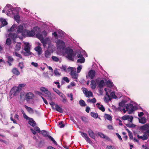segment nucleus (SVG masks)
Instances as JSON below:
<instances>
[{
	"mask_svg": "<svg viewBox=\"0 0 149 149\" xmlns=\"http://www.w3.org/2000/svg\"><path fill=\"white\" fill-rule=\"evenodd\" d=\"M98 134L99 136L100 137H102L103 138H106L107 139H109V137L106 136H105L104 134L103 133L101 132H99L98 133Z\"/></svg>",
	"mask_w": 149,
	"mask_h": 149,
	"instance_id": "f704fd0d",
	"label": "nucleus"
},
{
	"mask_svg": "<svg viewBox=\"0 0 149 149\" xmlns=\"http://www.w3.org/2000/svg\"><path fill=\"white\" fill-rule=\"evenodd\" d=\"M52 58V60L58 62L59 61L58 58L55 56H53Z\"/></svg>",
	"mask_w": 149,
	"mask_h": 149,
	"instance_id": "603ef678",
	"label": "nucleus"
},
{
	"mask_svg": "<svg viewBox=\"0 0 149 149\" xmlns=\"http://www.w3.org/2000/svg\"><path fill=\"white\" fill-rule=\"evenodd\" d=\"M14 46L15 47L14 48L15 51H19L21 49V43L19 42L15 43Z\"/></svg>",
	"mask_w": 149,
	"mask_h": 149,
	"instance_id": "6ab92c4d",
	"label": "nucleus"
},
{
	"mask_svg": "<svg viewBox=\"0 0 149 149\" xmlns=\"http://www.w3.org/2000/svg\"><path fill=\"white\" fill-rule=\"evenodd\" d=\"M39 133L40 134L42 135L43 136L45 137L47 136V131L45 130H43L42 131H40Z\"/></svg>",
	"mask_w": 149,
	"mask_h": 149,
	"instance_id": "7c9ffc66",
	"label": "nucleus"
},
{
	"mask_svg": "<svg viewBox=\"0 0 149 149\" xmlns=\"http://www.w3.org/2000/svg\"><path fill=\"white\" fill-rule=\"evenodd\" d=\"M34 128V130L33 128H31V130L32 132V133L34 135H35L36 134V132L35 131H36L37 132L39 133L40 132V128L38 127L35 126L34 127H33Z\"/></svg>",
	"mask_w": 149,
	"mask_h": 149,
	"instance_id": "f3484780",
	"label": "nucleus"
},
{
	"mask_svg": "<svg viewBox=\"0 0 149 149\" xmlns=\"http://www.w3.org/2000/svg\"><path fill=\"white\" fill-rule=\"evenodd\" d=\"M77 57L79 59L81 58H82V57H83V55L81 53H78L77 54Z\"/></svg>",
	"mask_w": 149,
	"mask_h": 149,
	"instance_id": "0e129e2a",
	"label": "nucleus"
},
{
	"mask_svg": "<svg viewBox=\"0 0 149 149\" xmlns=\"http://www.w3.org/2000/svg\"><path fill=\"white\" fill-rule=\"evenodd\" d=\"M47 44L48 45V47L47 49V53H48V51L50 52H52L53 51L54 47L53 45H51L50 44V40H49V38H47Z\"/></svg>",
	"mask_w": 149,
	"mask_h": 149,
	"instance_id": "ddd939ff",
	"label": "nucleus"
},
{
	"mask_svg": "<svg viewBox=\"0 0 149 149\" xmlns=\"http://www.w3.org/2000/svg\"><path fill=\"white\" fill-rule=\"evenodd\" d=\"M25 26L24 24H23L18 26L17 28V31L18 33H22H22L24 32V28Z\"/></svg>",
	"mask_w": 149,
	"mask_h": 149,
	"instance_id": "9d476101",
	"label": "nucleus"
},
{
	"mask_svg": "<svg viewBox=\"0 0 149 149\" xmlns=\"http://www.w3.org/2000/svg\"><path fill=\"white\" fill-rule=\"evenodd\" d=\"M49 103L51 107H52V109L55 110V107H56V104H55L54 102H49Z\"/></svg>",
	"mask_w": 149,
	"mask_h": 149,
	"instance_id": "37998d69",
	"label": "nucleus"
},
{
	"mask_svg": "<svg viewBox=\"0 0 149 149\" xmlns=\"http://www.w3.org/2000/svg\"><path fill=\"white\" fill-rule=\"evenodd\" d=\"M9 36L13 40H15L17 37V35L16 33H12L9 34Z\"/></svg>",
	"mask_w": 149,
	"mask_h": 149,
	"instance_id": "393cba45",
	"label": "nucleus"
},
{
	"mask_svg": "<svg viewBox=\"0 0 149 149\" xmlns=\"http://www.w3.org/2000/svg\"><path fill=\"white\" fill-rule=\"evenodd\" d=\"M5 8L10 10L12 13L14 14L18 13L17 10H18L19 9V8H13L12 6L9 4H7Z\"/></svg>",
	"mask_w": 149,
	"mask_h": 149,
	"instance_id": "0eeeda50",
	"label": "nucleus"
},
{
	"mask_svg": "<svg viewBox=\"0 0 149 149\" xmlns=\"http://www.w3.org/2000/svg\"><path fill=\"white\" fill-rule=\"evenodd\" d=\"M98 108L101 110L102 112H104L105 111L104 107L102 105H101L100 106H97Z\"/></svg>",
	"mask_w": 149,
	"mask_h": 149,
	"instance_id": "a18cd8bd",
	"label": "nucleus"
},
{
	"mask_svg": "<svg viewBox=\"0 0 149 149\" xmlns=\"http://www.w3.org/2000/svg\"><path fill=\"white\" fill-rule=\"evenodd\" d=\"M24 50L25 52L24 53V55L28 56L30 55H32L33 54L30 52V45L28 42H25L24 43Z\"/></svg>",
	"mask_w": 149,
	"mask_h": 149,
	"instance_id": "7ed1b4c3",
	"label": "nucleus"
},
{
	"mask_svg": "<svg viewBox=\"0 0 149 149\" xmlns=\"http://www.w3.org/2000/svg\"><path fill=\"white\" fill-rule=\"evenodd\" d=\"M13 54L17 56V57H18L20 58H22V56L20 54H18L17 52H14Z\"/></svg>",
	"mask_w": 149,
	"mask_h": 149,
	"instance_id": "864d4df0",
	"label": "nucleus"
},
{
	"mask_svg": "<svg viewBox=\"0 0 149 149\" xmlns=\"http://www.w3.org/2000/svg\"><path fill=\"white\" fill-rule=\"evenodd\" d=\"M96 82L98 84V87L100 89L102 88L105 85V83L103 80H101L100 81H96Z\"/></svg>",
	"mask_w": 149,
	"mask_h": 149,
	"instance_id": "4468645a",
	"label": "nucleus"
},
{
	"mask_svg": "<svg viewBox=\"0 0 149 149\" xmlns=\"http://www.w3.org/2000/svg\"><path fill=\"white\" fill-rule=\"evenodd\" d=\"M107 149H115L114 147H113L111 146H108L107 147Z\"/></svg>",
	"mask_w": 149,
	"mask_h": 149,
	"instance_id": "774afa93",
	"label": "nucleus"
},
{
	"mask_svg": "<svg viewBox=\"0 0 149 149\" xmlns=\"http://www.w3.org/2000/svg\"><path fill=\"white\" fill-rule=\"evenodd\" d=\"M25 107L28 111L30 113H32L33 112V111L31 108L29 107L26 105L25 106Z\"/></svg>",
	"mask_w": 149,
	"mask_h": 149,
	"instance_id": "c756f323",
	"label": "nucleus"
},
{
	"mask_svg": "<svg viewBox=\"0 0 149 149\" xmlns=\"http://www.w3.org/2000/svg\"><path fill=\"white\" fill-rule=\"evenodd\" d=\"M128 135L130 139H133L132 134V132L129 134Z\"/></svg>",
	"mask_w": 149,
	"mask_h": 149,
	"instance_id": "338daca9",
	"label": "nucleus"
},
{
	"mask_svg": "<svg viewBox=\"0 0 149 149\" xmlns=\"http://www.w3.org/2000/svg\"><path fill=\"white\" fill-rule=\"evenodd\" d=\"M0 21L2 23V24L3 25V26L7 24V22L5 19H3V18H1L0 19Z\"/></svg>",
	"mask_w": 149,
	"mask_h": 149,
	"instance_id": "4c0bfd02",
	"label": "nucleus"
},
{
	"mask_svg": "<svg viewBox=\"0 0 149 149\" xmlns=\"http://www.w3.org/2000/svg\"><path fill=\"white\" fill-rule=\"evenodd\" d=\"M14 18L15 20L18 23L20 20V17L18 15H16L14 16Z\"/></svg>",
	"mask_w": 149,
	"mask_h": 149,
	"instance_id": "a19ab883",
	"label": "nucleus"
},
{
	"mask_svg": "<svg viewBox=\"0 0 149 149\" xmlns=\"http://www.w3.org/2000/svg\"><path fill=\"white\" fill-rule=\"evenodd\" d=\"M45 144V142L43 141H40L38 147V148H41L43 147Z\"/></svg>",
	"mask_w": 149,
	"mask_h": 149,
	"instance_id": "e433bc0d",
	"label": "nucleus"
},
{
	"mask_svg": "<svg viewBox=\"0 0 149 149\" xmlns=\"http://www.w3.org/2000/svg\"><path fill=\"white\" fill-rule=\"evenodd\" d=\"M149 128V125L146 124L144 125L143 126L140 127L141 129L142 130H148Z\"/></svg>",
	"mask_w": 149,
	"mask_h": 149,
	"instance_id": "5701e85b",
	"label": "nucleus"
},
{
	"mask_svg": "<svg viewBox=\"0 0 149 149\" xmlns=\"http://www.w3.org/2000/svg\"><path fill=\"white\" fill-rule=\"evenodd\" d=\"M67 70L69 71H71V74L73 78L74 79H77V73L75 71H74L73 70V68L70 67L68 68Z\"/></svg>",
	"mask_w": 149,
	"mask_h": 149,
	"instance_id": "f8f14e48",
	"label": "nucleus"
},
{
	"mask_svg": "<svg viewBox=\"0 0 149 149\" xmlns=\"http://www.w3.org/2000/svg\"><path fill=\"white\" fill-rule=\"evenodd\" d=\"M106 95H107L108 98L109 99V101H111V98L110 97L109 95V94L108 92H106Z\"/></svg>",
	"mask_w": 149,
	"mask_h": 149,
	"instance_id": "69168bd1",
	"label": "nucleus"
},
{
	"mask_svg": "<svg viewBox=\"0 0 149 149\" xmlns=\"http://www.w3.org/2000/svg\"><path fill=\"white\" fill-rule=\"evenodd\" d=\"M40 90L42 91V92L45 93V92H46L47 91V90L46 88H44V87H41L40 88Z\"/></svg>",
	"mask_w": 149,
	"mask_h": 149,
	"instance_id": "680f3d73",
	"label": "nucleus"
},
{
	"mask_svg": "<svg viewBox=\"0 0 149 149\" xmlns=\"http://www.w3.org/2000/svg\"><path fill=\"white\" fill-rule=\"evenodd\" d=\"M63 79L66 81L67 83H68L69 82V80L68 78L67 77H64L63 78Z\"/></svg>",
	"mask_w": 149,
	"mask_h": 149,
	"instance_id": "6e6d98bb",
	"label": "nucleus"
},
{
	"mask_svg": "<svg viewBox=\"0 0 149 149\" xmlns=\"http://www.w3.org/2000/svg\"><path fill=\"white\" fill-rule=\"evenodd\" d=\"M87 102H91L93 103H94L96 102V100L95 98H93L91 100L88 99L87 100Z\"/></svg>",
	"mask_w": 149,
	"mask_h": 149,
	"instance_id": "c03bdc74",
	"label": "nucleus"
},
{
	"mask_svg": "<svg viewBox=\"0 0 149 149\" xmlns=\"http://www.w3.org/2000/svg\"><path fill=\"white\" fill-rule=\"evenodd\" d=\"M91 86L92 89H94L95 88L96 85L94 80L92 79L91 81Z\"/></svg>",
	"mask_w": 149,
	"mask_h": 149,
	"instance_id": "412c9836",
	"label": "nucleus"
},
{
	"mask_svg": "<svg viewBox=\"0 0 149 149\" xmlns=\"http://www.w3.org/2000/svg\"><path fill=\"white\" fill-rule=\"evenodd\" d=\"M81 119L82 120V121L85 123H86L88 122V119L85 117H81Z\"/></svg>",
	"mask_w": 149,
	"mask_h": 149,
	"instance_id": "09e8293b",
	"label": "nucleus"
},
{
	"mask_svg": "<svg viewBox=\"0 0 149 149\" xmlns=\"http://www.w3.org/2000/svg\"><path fill=\"white\" fill-rule=\"evenodd\" d=\"M88 132L89 136L92 138L94 139H95V136L94 134L93 131L91 130H90L88 131Z\"/></svg>",
	"mask_w": 149,
	"mask_h": 149,
	"instance_id": "a878e982",
	"label": "nucleus"
},
{
	"mask_svg": "<svg viewBox=\"0 0 149 149\" xmlns=\"http://www.w3.org/2000/svg\"><path fill=\"white\" fill-rule=\"evenodd\" d=\"M31 64L35 67H37L38 65V63L34 62H32L31 63Z\"/></svg>",
	"mask_w": 149,
	"mask_h": 149,
	"instance_id": "052dcab7",
	"label": "nucleus"
},
{
	"mask_svg": "<svg viewBox=\"0 0 149 149\" xmlns=\"http://www.w3.org/2000/svg\"><path fill=\"white\" fill-rule=\"evenodd\" d=\"M60 68L62 70V71H66V69L67 67L65 65H62L61 67H60Z\"/></svg>",
	"mask_w": 149,
	"mask_h": 149,
	"instance_id": "5fc2aeb1",
	"label": "nucleus"
},
{
	"mask_svg": "<svg viewBox=\"0 0 149 149\" xmlns=\"http://www.w3.org/2000/svg\"><path fill=\"white\" fill-rule=\"evenodd\" d=\"M79 132L81 134V135L83 138H84L90 144H91L92 143V141L90 139L86 133L82 132L81 131H80Z\"/></svg>",
	"mask_w": 149,
	"mask_h": 149,
	"instance_id": "6e6552de",
	"label": "nucleus"
},
{
	"mask_svg": "<svg viewBox=\"0 0 149 149\" xmlns=\"http://www.w3.org/2000/svg\"><path fill=\"white\" fill-rule=\"evenodd\" d=\"M35 34L36 36L40 40L44 47H45L47 44V33L46 31H44L42 32H41L40 29L36 26L31 31L24 29L22 33V36L25 37H33Z\"/></svg>",
	"mask_w": 149,
	"mask_h": 149,
	"instance_id": "f257e3e1",
	"label": "nucleus"
},
{
	"mask_svg": "<svg viewBox=\"0 0 149 149\" xmlns=\"http://www.w3.org/2000/svg\"><path fill=\"white\" fill-rule=\"evenodd\" d=\"M12 72L14 74L17 75H19L20 74L19 71L16 68H14L13 69Z\"/></svg>",
	"mask_w": 149,
	"mask_h": 149,
	"instance_id": "b1692460",
	"label": "nucleus"
},
{
	"mask_svg": "<svg viewBox=\"0 0 149 149\" xmlns=\"http://www.w3.org/2000/svg\"><path fill=\"white\" fill-rule=\"evenodd\" d=\"M110 95L113 98H116L117 97V96L115 95L114 93L113 92L111 93Z\"/></svg>",
	"mask_w": 149,
	"mask_h": 149,
	"instance_id": "13d9d810",
	"label": "nucleus"
},
{
	"mask_svg": "<svg viewBox=\"0 0 149 149\" xmlns=\"http://www.w3.org/2000/svg\"><path fill=\"white\" fill-rule=\"evenodd\" d=\"M29 123L33 127H34L36 125V123L32 118L29 119Z\"/></svg>",
	"mask_w": 149,
	"mask_h": 149,
	"instance_id": "4be33fe9",
	"label": "nucleus"
},
{
	"mask_svg": "<svg viewBox=\"0 0 149 149\" xmlns=\"http://www.w3.org/2000/svg\"><path fill=\"white\" fill-rule=\"evenodd\" d=\"M36 93L38 95L40 96L42 98L43 100V101H44L45 103L46 104H47V101L43 97V93H41L39 91H36Z\"/></svg>",
	"mask_w": 149,
	"mask_h": 149,
	"instance_id": "c85d7f7f",
	"label": "nucleus"
},
{
	"mask_svg": "<svg viewBox=\"0 0 149 149\" xmlns=\"http://www.w3.org/2000/svg\"><path fill=\"white\" fill-rule=\"evenodd\" d=\"M53 90L54 92L56 93L58 95L63 98L62 102L63 103H65L67 102V99L65 95L63 94L61 92H60L59 90L56 88H53Z\"/></svg>",
	"mask_w": 149,
	"mask_h": 149,
	"instance_id": "39448f33",
	"label": "nucleus"
},
{
	"mask_svg": "<svg viewBox=\"0 0 149 149\" xmlns=\"http://www.w3.org/2000/svg\"><path fill=\"white\" fill-rule=\"evenodd\" d=\"M8 61H9L12 62L13 60V57L11 56H9L8 57Z\"/></svg>",
	"mask_w": 149,
	"mask_h": 149,
	"instance_id": "bf43d9fd",
	"label": "nucleus"
},
{
	"mask_svg": "<svg viewBox=\"0 0 149 149\" xmlns=\"http://www.w3.org/2000/svg\"><path fill=\"white\" fill-rule=\"evenodd\" d=\"M35 50L38 52L39 55H40L42 53V51L41 47L40 46H37L35 48Z\"/></svg>",
	"mask_w": 149,
	"mask_h": 149,
	"instance_id": "bb28decb",
	"label": "nucleus"
},
{
	"mask_svg": "<svg viewBox=\"0 0 149 149\" xmlns=\"http://www.w3.org/2000/svg\"><path fill=\"white\" fill-rule=\"evenodd\" d=\"M17 26L15 24H14L13 25L11 28L8 29V31H14L15 30L17 29Z\"/></svg>",
	"mask_w": 149,
	"mask_h": 149,
	"instance_id": "2f4dec72",
	"label": "nucleus"
},
{
	"mask_svg": "<svg viewBox=\"0 0 149 149\" xmlns=\"http://www.w3.org/2000/svg\"><path fill=\"white\" fill-rule=\"evenodd\" d=\"M129 116L128 115H125L121 117V119L124 120H129Z\"/></svg>",
	"mask_w": 149,
	"mask_h": 149,
	"instance_id": "49530a36",
	"label": "nucleus"
},
{
	"mask_svg": "<svg viewBox=\"0 0 149 149\" xmlns=\"http://www.w3.org/2000/svg\"><path fill=\"white\" fill-rule=\"evenodd\" d=\"M55 109L57 111L60 113H62L63 112V110L57 104H56V107Z\"/></svg>",
	"mask_w": 149,
	"mask_h": 149,
	"instance_id": "aec40b11",
	"label": "nucleus"
},
{
	"mask_svg": "<svg viewBox=\"0 0 149 149\" xmlns=\"http://www.w3.org/2000/svg\"><path fill=\"white\" fill-rule=\"evenodd\" d=\"M65 52L66 54V58L69 60L74 61V58L76 55V54L74 53L73 50L69 47H68L65 48Z\"/></svg>",
	"mask_w": 149,
	"mask_h": 149,
	"instance_id": "f03ea898",
	"label": "nucleus"
},
{
	"mask_svg": "<svg viewBox=\"0 0 149 149\" xmlns=\"http://www.w3.org/2000/svg\"><path fill=\"white\" fill-rule=\"evenodd\" d=\"M63 123V121H61L59 123L58 125L60 128H63L65 126V125Z\"/></svg>",
	"mask_w": 149,
	"mask_h": 149,
	"instance_id": "8fccbe9b",
	"label": "nucleus"
},
{
	"mask_svg": "<svg viewBox=\"0 0 149 149\" xmlns=\"http://www.w3.org/2000/svg\"><path fill=\"white\" fill-rule=\"evenodd\" d=\"M47 96L48 97L49 99L51 101L53 100V97L50 92L47 90Z\"/></svg>",
	"mask_w": 149,
	"mask_h": 149,
	"instance_id": "473e14b6",
	"label": "nucleus"
},
{
	"mask_svg": "<svg viewBox=\"0 0 149 149\" xmlns=\"http://www.w3.org/2000/svg\"><path fill=\"white\" fill-rule=\"evenodd\" d=\"M106 84L108 87L110 88L112 87V83L110 80L107 81Z\"/></svg>",
	"mask_w": 149,
	"mask_h": 149,
	"instance_id": "ea45409f",
	"label": "nucleus"
},
{
	"mask_svg": "<svg viewBox=\"0 0 149 149\" xmlns=\"http://www.w3.org/2000/svg\"><path fill=\"white\" fill-rule=\"evenodd\" d=\"M139 122L140 123L144 124L146 122V119L144 117H142L139 120Z\"/></svg>",
	"mask_w": 149,
	"mask_h": 149,
	"instance_id": "c9c22d12",
	"label": "nucleus"
},
{
	"mask_svg": "<svg viewBox=\"0 0 149 149\" xmlns=\"http://www.w3.org/2000/svg\"><path fill=\"white\" fill-rule=\"evenodd\" d=\"M19 66L21 69H22L24 67L23 63V62L19 63Z\"/></svg>",
	"mask_w": 149,
	"mask_h": 149,
	"instance_id": "4d7b16f0",
	"label": "nucleus"
},
{
	"mask_svg": "<svg viewBox=\"0 0 149 149\" xmlns=\"http://www.w3.org/2000/svg\"><path fill=\"white\" fill-rule=\"evenodd\" d=\"M91 115L92 117L95 118H97L98 116V114L97 113L93 112H91Z\"/></svg>",
	"mask_w": 149,
	"mask_h": 149,
	"instance_id": "72a5a7b5",
	"label": "nucleus"
},
{
	"mask_svg": "<svg viewBox=\"0 0 149 149\" xmlns=\"http://www.w3.org/2000/svg\"><path fill=\"white\" fill-rule=\"evenodd\" d=\"M47 133V141L48 142H49V141H51L54 144L57 145L58 144L54 139L51 136L48 134Z\"/></svg>",
	"mask_w": 149,
	"mask_h": 149,
	"instance_id": "2eb2a0df",
	"label": "nucleus"
},
{
	"mask_svg": "<svg viewBox=\"0 0 149 149\" xmlns=\"http://www.w3.org/2000/svg\"><path fill=\"white\" fill-rule=\"evenodd\" d=\"M105 116L106 118L109 120H112V117L109 114H105Z\"/></svg>",
	"mask_w": 149,
	"mask_h": 149,
	"instance_id": "de8ad7c7",
	"label": "nucleus"
},
{
	"mask_svg": "<svg viewBox=\"0 0 149 149\" xmlns=\"http://www.w3.org/2000/svg\"><path fill=\"white\" fill-rule=\"evenodd\" d=\"M84 93L85 96L88 97H89L90 96L92 97L93 96V94L92 92L91 91H88L86 89V90L84 91Z\"/></svg>",
	"mask_w": 149,
	"mask_h": 149,
	"instance_id": "a211bd4d",
	"label": "nucleus"
},
{
	"mask_svg": "<svg viewBox=\"0 0 149 149\" xmlns=\"http://www.w3.org/2000/svg\"><path fill=\"white\" fill-rule=\"evenodd\" d=\"M11 40L9 38H7L6 40V44L8 45H10L11 43Z\"/></svg>",
	"mask_w": 149,
	"mask_h": 149,
	"instance_id": "3c124183",
	"label": "nucleus"
},
{
	"mask_svg": "<svg viewBox=\"0 0 149 149\" xmlns=\"http://www.w3.org/2000/svg\"><path fill=\"white\" fill-rule=\"evenodd\" d=\"M20 91V89L17 87H15L12 88L11 92L14 95H16Z\"/></svg>",
	"mask_w": 149,
	"mask_h": 149,
	"instance_id": "1a4fd4ad",
	"label": "nucleus"
},
{
	"mask_svg": "<svg viewBox=\"0 0 149 149\" xmlns=\"http://www.w3.org/2000/svg\"><path fill=\"white\" fill-rule=\"evenodd\" d=\"M79 103L80 105L81 106H86V104L85 102L82 100H80L79 101Z\"/></svg>",
	"mask_w": 149,
	"mask_h": 149,
	"instance_id": "58836bf2",
	"label": "nucleus"
},
{
	"mask_svg": "<svg viewBox=\"0 0 149 149\" xmlns=\"http://www.w3.org/2000/svg\"><path fill=\"white\" fill-rule=\"evenodd\" d=\"M56 43L58 49L64 50L65 46V43L63 41L60 40H58Z\"/></svg>",
	"mask_w": 149,
	"mask_h": 149,
	"instance_id": "20e7f679",
	"label": "nucleus"
},
{
	"mask_svg": "<svg viewBox=\"0 0 149 149\" xmlns=\"http://www.w3.org/2000/svg\"><path fill=\"white\" fill-rule=\"evenodd\" d=\"M81 69H82V67H81V66H79L77 68V72H78V73L79 72H80V70Z\"/></svg>",
	"mask_w": 149,
	"mask_h": 149,
	"instance_id": "e2e57ef3",
	"label": "nucleus"
},
{
	"mask_svg": "<svg viewBox=\"0 0 149 149\" xmlns=\"http://www.w3.org/2000/svg\"><path fill=\"white\" fill-rule=\"evenodd\" d=\"M137 136L138 139H141L143 140H147L148 139L147 135L146 134H143V136L139 135H138Z\"/></svg>",
	"mask_w": 149,
	"mask_h": 149,
	"instance_id": "cd10ccee",
	"label": "nucleus"
},
{
	"mask_svg": "<svg viewBox=\"0 0 149 149\" xmlns=\"http://www.w3.org/2000/svg\"><path fill=\"white\" fill-rule=\"evenodd\" d=\"M127 111H128L129 114H131L135 110V107L132 104H127L126 107Z\"/></svg>",
	"mask_w": 149,
	"mask_h": 149,
	"instance_id": "423d86ee",
	"label": "nucleus"
},
{
	"mask_svg": "<svg viewBox=\"0 0 149 149\" xmlns=\"http://www.w3.org/2000/svg\"><path fill=\"white\" fill-rule=\"evenodd\" d=\"M95 71L93 70H91L89 72L88 76L91 79H93L95 77Z\"/></svg>",
	"mask_w": 149,
	"mask_h": 149,
	"instance_id": "dca6fc26",
	"label": "nucleus"
},
{
	"mask_svg": "<svg viewBox=\"0 0 149 149\" xmlns=\"http://www.w3.org/2000/svg\"><path fill=\"white\" fill-rule=\"evenodd\" d=\"M34 95L31 92L27 93L25 95L26 100L28 102L30 100L32 99Z\"/></svg>",
	"mask_w": 149,
	"mask_h": 149,
	"instance_id": "9b49d317",
	"label": "nucleus"
},
{
	"mask_svg": "<svg viewBox=\"0 0 149 149\" xmlns=\"http://www.w3.org/2000/svg\"><path fill=\"white\" fill-rule=\"evenodd\" d=\"M85 61V58L84 57H82V58L78 59L77 60V62L78 63H84Z\"/></svg>",
	"mask_w": 149,
	"mask_h": 149,
	"instance_id": "79ce46f5",
	"label": "nucleus"
}]
</instances>
